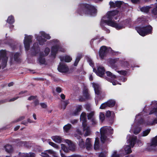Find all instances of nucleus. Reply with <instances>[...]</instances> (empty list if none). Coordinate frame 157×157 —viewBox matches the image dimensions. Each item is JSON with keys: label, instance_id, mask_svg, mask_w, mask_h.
Listing matches in <instances>:
<instances>
[{"label": "nucleus", "instance_id": "obj_14", "mask_svg": "<svg viewBox=\"0 0 157 157\" xmlns=\"http://www.w3.org/2000/svg\"><path fill=\"white\" fill-rule=\"evenodd\" d=\"M105 71V68L103 67H98L97 71H96L97 75L100 77H102L104 75Z\"/></svg>", "mask_w": 157, "mask_h": 157}, {"label": "nucleus", "instance_id": "obj_41", "mask_svg": "<svg viewBox=\"0 0 157 157\" xmlns=\"http://www.w3.org/2000/svg\"><path fill=\"white\" fill-rule=\"evenodd\" d=\"M81 57L80 56H78L75 59V61L74 63V66H77L78 65V64L80 60L81 59Z\"/></svg>", "mask_w": 157, "mask_h": 157}, {"label": "nucleus", "instance_id": "obj_55", "mask_svg": "<svg viewBox=\"0 0 157 157\" xmlns=\"http://www.w3.org/2000/svg\"><path fill=\"white\" fill-rule=\"evenodd\" d=\"M35 154L33 152H30L29 153L25 155V157H35Z\"/></svg>", "mask_w": 157, "mask_h": 157}, {"label": "nucleus", "instance_id": "obj_31", "mask_svg": "<svg viewBox=\"0 0 157 157\" xmlns=\"http://www.w3.org/2000/svg\"><path fill=\"white\" fill-rule=\"evenodd\" d=\"M7 22L10 24H13L14 22V17L11 15L8 17L7 19Z\"/></svg>", "mask_w": 157, "mask_h": 157}, {"label": "nucleus", "instance_id": "obj_25", "mask_svg": "<svg viewBox=\"0 0 157 157\" xmlns=\"http://www.w3.org/2000/svg\"><path fill=\"white\" fill-rule=\"evenodd\" d=\"M107 106L109 107H112L114 106L116 101L115 100L111 99L106 102Z\"/></svg>", "mask_w": 157, "mask_h": 157}, {"label": "nucleus", "instance_id": "obj_7", "mask_svg": "<svg viewBox=\"0 0 157 157\" xmlns=\"http://www.w3.org/2000/svg\"><path fill=\"white\" fill-rule=\"evenodd\" d=\"M93 86L94 89L95 93L97 96H103L105 94L102 92L101 89L99 85L97 83H93Z\"/></svg>", "mask_w": 157, "mask_h": 157}, {"label": "nucleus", "instance_id": "obj_51", "mask_svg": "<svg viewBox=\"0 0 157 157\" xmlns=\"http://www.w3.org/2000/svg\"><path fill=\"white\" fill-rule=\"evenodd\" d=\"M87 61L89 63L90 65L92 67H93L94 66V63L91 59L90 58H88L87 59Z\"/></svg>", "mask_w": 157, "mask_h": 157}, {"label": "nucleus", "instance_id": "obj_4", "mask_svg": "<svg viewBox=\"0 0 157 157\" xmlns=\"http://www.w3.org/2000/svg\"><path fill=\"white\" fill-rule=\"evenodd\" d=\"M6 53L5 50L0 51V59H2V69H4L6 66L8 57L6 56Z\"/></svg>", "mask_w": 157, "mask_h": 157}, {"label": "nucleus", "instance_id": "obj_37", "mask_svg": "<svg viewBox=\"0 0 157 157\" xmlns=\"http://www.w3.org/2000/svg\"><path fill=\"white\" fill-rule=\"evenodd\" d=\"M41 35L45 38H46L47 39H50L51 38V36H50L48 34H47L45 33L44 32H42L41 33Z\"/></svg>", "mask_w": 157, "mask_h": 157}, {"label": "nucleus", "instance_id": "obj_8", "mask_svg": "<svg viewBox=\"0 0 157 157\" xmlns=\"http://www.w3.org/2000/svg\"><path fill=\"white\" fill-rule=\"evenodd\" d=\"M109 50L107 47L104 46H101L99 51V56L101 60H102L106 56Z\"/></svg>", "mask_w": 157, "mask_h": 157}, {"label": "nucleus", "instance_id": "obj_46", "mask_svg": "<svg viewBox=\"0 0 157 157\" xmlns=\"http://www.w3.org/2000/svg\"><path fill=\"white\" fill-rule=\"evenodd\" d=\"M151 13L152 14L154 15H157V6H156L152 9Z\"/></svg>", "mask_w": 157, "mask_h": 157}, {"label": "nucleus", "instance_id": "obj_12", "mask_svg": "<svg viewBox=\"0 0 157 157\" xmlns=\"http://www.w3.org/2000/svg\"><path fill=\"white\" fill-rule=\"evenodd\" d=\"M108 23V25L113 27L115 28L117 30H120L124 28V26L121 24V22L117 23L115 22H111Z\"/></svg>", "mask_w": 157, "mask_h": 157}, {"label": "nucleus", "instance_id": "obj_57", "mask_svg": "<svg viewBox=\"0 0 157 157\" xmlns=\"http://www.w3.org/2000/svg\"><path fill=\"white\" fill-rule=\"evenodd\" d=\"M109 4L110 6V7L111 8H115V2L114 3L113 2L110 1L109 2Z\"/></svg>", "mask_w": 157, "mask_h": 157}, {"label": "nucleus", "instance_id": "obj_52", "mask_svg": "<svg viewBox=\"0 0 157 157\" xmlns=\"http://www.w3.org/2000/svg\"><path fill=\"white\" fill-rule=\"evenodd\" d=\"M108 80L112 82L113 85H116L118 84V82L116 81L115 80L112 79L111 78H108Z\"/></svg>", "mask_w": 157, "mask_h": 157}, {"label": "nucleus", "instance_id": "obj_45", "mask_svg": "<svg viewBox=\"0 0 157 157\" xmlns=\"http://www.w3.org/2000/svg\"><path fill=\"white\" fill-rule=\"evenodd\" d=\"M123 3V2L121 1H116L115 2V6L116 7H120L121 5Z\"/></svg>", "mask_w": 157, "mask_h": 157}, {"label": "nucleus", "instance_id": "obj_44", "mask_svg": "<svg viewBox=\"0 0 157 157\" xmlns=\"http://www.w3.org/2000/svg\"><path fill=\"white\" fill-rule=\"evenodd\" d=\"M141 128L139 127H136L134 131V133L135 135H137L141 131Z\"/></svg>", "mask_w": 157, "mask_h": 157}, {"label": "nucleus", "instance_id": "obj_1", "mask_svg": "<svg viewBox=\"0 0 157 157\" xmlns=\"http://www.w3.org/2000/svg\"><path fill=\"white\" fill-rule=\"evenodd\" d=\"M76 12L82 16L85 14L95 16L97 15V10L94 6L90 4L81 3L78 5Z\"/></svg>", "mask_w": 157, "mask_h": 157}, {"label": "nucleus", "instance_id": "obj_24", "mask_svg": "<svg viewBox=\"0 0 157 157\" xmlns=\"http://www.w3.org/2000/svg\"><path fill=\"white\" fill-rule=\"evenodd\" d=\"M4 148L6 151L8 153H11L13 151V148L12 146L8 144L4 146Z\"/></svg>", "mask_w": 157, "mask_h": 157}, {"label": "nucleus", "instance_id": "obj_40", "mask_svg": "<svg viewBox=\"0 0 157 157\" xmlns=\"http://www.w3.org/2000/svg\"><path fill=\"white\" fill-rule=\"evenodd\" d=\"M99 117L101 122H103L104 120L105 119V116L104 113L102 112L100 113Z\"/></svg>", "mask_w": 157, "mask_h": 157}, {"label": "nucleus", "instance_id": "obj_33", "mask_svg": "<svg viewBox=\"0 0 157 157\" xmlns=\"http://www.w3.org/2000/svg\"><path fill=\"white\" fill-rule=\"evenodd\" d=\"M20 55V54L19 53L16 52L14 55V60L17 62H20V59L19 58V57Z\"/></svg>", "mask_w": 157, "mask_h": 157}, {"label": "nucleus", "instance_id": "obj_23", "mask_svg": "<svg viewBox=\"0 0 157 157\" xmlns=\"http://www.w3.org/2000/svg\"><path fill=\"white\" fill-rule=\"evenodd\" d=\"M52 139L54 141L58 143H60L62 141V138L59 136H52Z\"/></svg>", "mask_w": 157, "mask_h": 157}, {"label": "nucleus", "instance_id": "obj_10", "mask_svg": "<svg viewBox=\"0 0 157 157\" xmlns=\"http://www.w3.org/2000/svg\"><path fill=\"white\" fill-rule=\"evenodd\" d=\"M61 48L60 46L57 44L52 46L51 49V56L54 58H55L58 52Z\"/></svg>", "mask_w": 157, "mask_h": 157}, {"label": "nucleus", "instance_id": "obj_2", "mask_svg": "<svg viewBox=\"0 0 157 157\" xmlns=\"http://www.w3.org/2000/svg\"><path fill=\"white\" fill-rule=\"evenodd\" d=\"M118 13V11L117 10L110 11L108 12L105 15L102 17L100 25L104 30L107 33L109 32V30L104 26V24L105 23L108 25V23H110L109 22H114L112 21L113 17Z\"/></svg>", "mask_w": 157, "mask_h": 157}, {"label": "nucleus", "instance_id": "obj_22", "mask_svg": "<svg viewBox=\"0 0 157 157\" xmlns=\"http://www.w3.org/2000/svg\"><path fill=\"white\" fill-rule=\"evenodd\" d=\"M91 139L89 138L86 139L85 143V147L87 150H90L91 148L92 145L91 144Z\"/></svg>", "mask_w": 157, "mask_h": 157}, {"label": "nucleus", "instance_id": "obj_9", "mask_svg": "<svg viewBox=\"0 0 157 157\" xmlns=\"http://www.w3.org/2000/svg\"><path fill=\"white\" fill-rule=\"evenodd\" d=\"M31 55L32 56H36L40 51V48L37 42L34 43L32 48Z\"/></svg>", "mask_w": 157, "mask_h": 157}, {"label": "nucleus", "instance_id": "obj_6", "mask_svg": "<svg viewBox=\"0 0 157 157\" xmlns=\"http://www.w3.org/2000/svg\"><path fill=\"white\" fill-rule=\"evenodd\" d=\"M108 129L105 127L101 128L100 129L101 140L102 143L104 144L107 138L106 136Z\"/></svg>", "mask_w": 157, "mask_h": 157}, {"label": "nucleus", "instance_id": "obj_26", "mask_svg": "<svg viewBox=\"0 0 157 157\" xmlns=\"http://www.w3.org/2000/svg\"><path fill=\"white\" fill-rule=\"evenodd\" d=\"M94 148L95 150H97L99 148V141L98 138L96 137L95 138L94 144Z\"/></svg>", "mask_w": 157, "mask_h": 157}, {"label": "nucleus", "instance_id": "obj_62", "mask_svg": "<svg viewBox=\"0 0 157 157\" xmlns=\"http://www.w3.org/2000/svg\"><path fill=\"white\" fill-rule=\"evenodd\" d=\"M56 91L58 93H60L62 91V88L59 87H58L56 88Z\"/></svg>", "mask_w": 157, "mask_h": 157}, {"label": "nucleus", "instance_id": "obj_29", "mask_svg": "<svg viewBox=\"0 0 157 157\" xmlns=\"http://www.w3.org/2000/svg\"><path fill=\"white\" fill-rule=\"evenodd\" d=\"M84 131H85L84 136H89L91 134L90 128L89 127L83 129Z\"/></svg>", "mask_w": 157, "mask_h": 157}, {"label": "nucleus", "instance_id": "obj_64", "mask_svg": "<svg viewBox=\"0 0 157 157\" xmlns=\"http://www.w3.org/2000/svg\"><path fill=\"white\" fill-rule=\"evenodd\" d=\"M99 157H106V156L104 152H101L99 154Z\"/></svg>", "mask_w": 157, "mask_h": 157}, {"label": "nucleus", "instance_id": "obj_11", "mask_svg": "<svg viewBox=\"0 0 157 157\" xmlns=\"http://www.w3.org/2000/svg\"><path fill=\"white\" fill-rule=\"evenodd\" d=\"M58 70L60 72H67L69 70L68 67L64 63H60L58 66Z\"/></svg>", "mask_w": 157, "mask_h": 157}, {"label": "nucleus", "instance_id": "obj_15", "mask_svg": "<svg viewBox=\"0 0 157 157\" xmlns=\"http://www.w3.org/2000/svg\"><path fill=\"white\" fill-rule=\"evenodd\" d=\"M111 112L109 110L107 111L105 113V120L109 121L110 123L113 122V118L111 117Z\"/></svg>", "mask_w": 157, "mask_h": 157}, {"label": "nucleus", "instance_id": "obj_38", "mask_svg": "<svg viewBox=\"0 0 157 157\" xmlns=\"http://www.w3.org/2000/svg\"><path fill=\"white\" fill-rule=\"evenodd\" d=\"M83 94L86 99H88L89 98V95L88 93L87 90L86 89L83 90Z\"/></svg>", "mask_w": 157, "mask_h": 157}, {"label": "nucleus", "instance_id": "obj_3", "mask_svg": "<svg viewBox=\"0 0 157 157\" xmlns=\"http://www.w3.org/2000/svg\"><path fill=\"white\" fill-rule=\"evenodd\" d=\"M136 29L140 35L144 36L152 34L153 28L150 25H148L146 26L136 27Z\"/></svg>", "mask_w": 157, "mask_h": 157}, {"label": "nucleus", "instance_id": "obj_59", "mask_svg": "<svg viewBox=\"0 0 157 157\" xmlns=\"http://www.w3.org/2000/svg\"><path fill=\"white\" fill-rule=\"evenodd\" d=\"M37 98V96H31L28 99V100L31 101Z\"/></svg>", "mask_w": 157, "mask_h": 157}, {"label": "nucleus", "instance_id": "obj_54", "mask_svg": "<svg viewBox=\"0 0 157 157\" xmlns=\"http://www.w3.org/2000/svg\"><path fill=\"white\" fill-rule=\"evenodd\" d=\"M62 149L65 152H67L68 151V149L67 147L64 144H61Z\"/></svg>", "mask_w": 157, "mask_h": 157}, {"label": "nucleus", "instance_id": "obj_32", "mask_svg": "<svg viewBox=\"0 0 157 157\" xmlns=\"http://www.w3.org/2000/svg\"><path fill=\"white\" fill-rule=\"evenodd\" d=\"M105 98L103 96H97L95 98V103L96 105L98 104L99 101Z\"/></svg>", "mask_w": 157, "mask_h": 157}, {"label": "nucleus", "instance_id": "obj_13", "mask_svg": "<svg viewBox=\"0 0 157 157\" xmlns=\"http://www.w3.org/2000/svg\"><path fill=\"white\" fill-rule=\"evenodd\" d=\"M157 146V136L153 138L151 144L150 149H151L150 151H156L157 149L156 146Z\"/></svg>", "mask_w": 157, "mask_h": 157}, {"label": "nucleus", "instance_id": "obj_48", "mask_svg": "<svg viewBox=\"0 0 157 157\" xmlns=\"http://www.w3.org/2000/svg\"><path fill=\"white\" fill-rule=\"evenodd\" d=\"M108 107L107 104L106 102H105L101 104L100 107V109H104Z\"/></svg>", "mask_w": 157, "mask_h": 157}, {"label": "nucleus", "instance_id": "obj_39", "mask_svg": "<svg viewBox=\"0 0 157 157\" xmlns=\"http://www.w3.org/2000/svg\"><path fill=\"white\" fill-rule=\"evenodd\" d=\"M154 113L157 117V108H154L151 109L149 113L150 115Z\"/></svg>", "mask_w": 157, "mask_h": 157}, {"label": "nucleus", "instance_id": "obj_35", "mask_svg": "<svg viewBox=\"0 0 157 157\" xmlns=\"http://www.w3.org/2000/svg\"><path fill=\"white\" fill-rule=\"evenodd\" d=\"M71 125L70 124H68L64 126L63 130L66 132H67L71 128Z\"/></svg>", "mask_w": 157, "mask_h": 157}, {"label": "nucleus", "instance_id": "obj_50", "mask_svg": "<svg viewBox=\"0 0 157 157\" xmlns=\"http://www.w3.org/2000/svg\"><path fill=\"white\" fill-rule=\"evenodd\" d=\"M49 145L56 148L58 149L59 148L57 144L52 142H49Z\"/></svg>", "mask_w": 157, "mask_h": 157}, {"label": "nucleus", "instance_id": "obj_49", "mask_svg": "<svg viewBox=\"0 0 157 157\" xmlns=\"http://www.w3.org/2000/svg\"><path fill=\"white\" fill-rule=\"evenodd\" d=\"M63 109H66L67 105H68V104H69L70 102L69 100H67L65 101H63Z\"/></svg>", "mask_w": 157, "mask_h": 157}, {"label": "nucleus", "instance_id": "obj_42", "mask_svg": "<svg viewBox=\"0 0 157 157\" xmlns=\"http://www.w3.org/2000/svg\"><path fill=\"white\" fill-rule=\"evenodd\" d=\"M94 111H92L90 113L88 114L87 118L88 120L91 119L92 118H94Z\"/></svg>", "mask_w": 157, "mask_h": 157}, {"label": "nucleus", "instance_id": "obj_43", "mask_svg": "<svg viewBox=\"0 0 157 157\" xmlns=\"http://www.w3.org/2000/svg\"><path fill=\"white\" fill-rule=\"evenodd\" d=\"M128 148H125V153L127 154H130L132 152V151L131 149V147H132L130 146H128Z\"/></svg>", "mask_w": 157, "mask_h": 157}, {"label": "nucleus", "instance_id": "obj_18", "mask_svg": "<svg viewBox=\"0 0 157 157\" xmlns=\"http://www.w3.org/2000/svg\"><path fill=\"white\" fill-rule=\"evenodd\" d=\"M77 139L78 140V145L79 147L82 148H84L85 147V142L84 141L83 139H82L80 136H78L77 137Z\"/></svg>", "mask_w": 157, "mask_h": 157}, {"label": "nucleus", "instance_id": "obj_21", "mask_svg": "<svg viewBox=\"0 0 157 157\" xmlns=\"http://www.w3.org/2000/svg\"><path fill=\"white\" fill-rule=\"evenodd\" d=\"M38 60L41 64L44 63L45 62V59L44 58V55L43 52L40 53Z\"/></svg>", "mask_w": 157, "mask_h": 157}, {"label": "nucleus", "instance_id": "obj_16", "mask_svg": "<svg viewBox=\"0 0 157 157\" xmlns=\"http://www.w3.org/2000/svg\"><path fill=\"white\" fill-rule=\"evenodd\" d=\"M82 106L81 105H78L76 106V108L75 111L72 113V115L73 116L78 115L79 112L82 109Z\"/></svg>", "mask_w": 157, "mask_h": 157}, {"label": "nucleus", "instance_id": "obj_17", "mask_svg": "<svg viewBox=\"0 0 157 157\" xmlns=\"http://www.w3.org/2000/svg\"><path fill=\"white\" fill-rule=\"evenodd\" d=\"M36 38L38 41L39 44L40 45H43L47 41L46 39L42 38L41 36H38L36 37Z\"/></svg>", "mask_w": 157, "mask_h": 157}, {"label": "nucleus", "instance_id": "obj_53", "mask_svg": "<svg viewBox=\"0 0 157 157\" xmlns=\"http://www.w3.org/2000/svg\"><path fill=\"white\" fill-rule=\"evenodd\" d=\"M117 72L120 74L124 76H125L126 75L127 73V71L123 70L118 71Z\"/></svg>", "mask_w": 157, "mask_h": 157}, {"label": "nucleus", "instance_id": "obj_30", "mask_svg": "<svg viewBox=\"0 0 157 157\" xmlns=\"http://www.w3.org/2000/svg\"><path fill=\"white\" fill-rule=\"evenodd\" d=\"M151 8V6H146L143 7L141 8L140 9L142 12L147 13L149 12Z\"/></svg>", "mask_w": 157, "mask_h": 157}, {"label": "nucleus", "instance_id": "obj_34", "mask_svg": "<svg viewBox=\"0 0 157 157\" xmlns=\"http://www.w3.org/2000/svg\"><path fill=\"white\" fill-rule=\"evenodd\" d=\"M121 64V66L124 68H129L130 65L129 63L127 61L122 62Z\"/></svg>", "mask_w": 157, "mask_h": 157}, {"label": "nucleus", "instance_id": "obj_63", "mask_svg": "<svg viewBox=\"0 0 157 157\" xmlns=\"http://www.w3.org/2000/svg\"><path fill=\"white\" fill-rule=\"evenodd\" d=\"M40 105L43 108L45 109L47 107V105L44 103H40Z\"/></svg>", "mask_w": 157, "mask_h": 157}, {"label": "nucleus", "instance_id": "obj_36", "mask_svg": "<svg viewBox=\"0 0 157 157\" xmlns=\"http://www.w3.org/2000/svg\"><path fill=\"white\" fill-rule=\"evenodd\" d=\"M107 75L109 77H111L112 78L114 79L116 78V76L114 75H113L112 73L109 71H107L106 72Z\"/></svg>", "mask_w": 157, "mask_h": 157}, {"label": "nucleus", "instance_id": "obj_56", "mask_svg": "<svg viewBox=\"0 0 157 157\" xmlns=\"http://www.w3.org/2000/svg\"><path fill=\"white\" fill-rule=\"evenodd\" d=\"M50 52V49L48 48L47 47L45 48L44 50V52L45 53V56H47V55H48Z\"/></svg>", "mask_w": 157, "mask_h": 157}, {"label": "nucleus", "instance_id": "obj_60", "mask_svg": "<svg viewBox=\"0 0 157 157\" xmlns=\"http://www.w3.org/2000/svg\"><path fill=\"white\" fill-rule=\"evenodd\" d=\"M111 157H119V155L117 154V151H115L112 155Z\"/></svg>", "mask_w": 157, "mask_h": 157}, {"label": "nucleus", "instance_id": "obj_5", "mask_svg": "<svg viewBox=\"0 0 157 157\" xmlns=\"http://www.w3.org/2000/svg\"><path fill=\"white\" fill-rule=\"evenodd\" d=\"M25 36L24 40V44L25 50L28 51L29 49L30 44L32 42L33 37L31 35L28 36L26 34H25Z\"/></svg>", "mask_w": 157, "mask_h": 157}, {"label": "nucleus", "instance_id": "obj_61", "mask_svg": "<svg viewBox=\"0 0 157 157\" xmlns=\"http://www.w3.org/2000/svg\"><path fill=\"white\" fill-rule=\"evenodd\" d=\"M23 146L28 148L30 146L29 143L27 141H24Z\"/></svg>", "mask_w": 157, "mask_h": 157}, {"label": "nucleus", "instance_id": "obj_47", "mask_svg": "<svg viewBox=\"0 0 157 157\" xmlns=\"http://www.w3.org/2000/svg\"><path fill=\"white\" fill-rule=\"evenodd\" d=\"M150 129H147V130L144 131L143 132L142 136H147L150 133Z\"/></svg>", "mask_w": 157, "mask_h": 157}, {"label": "nucleus", "instance_id": "obj_19", "mask_svg": "<svg viewBox=\"0 0 157 157\" xmlns=\"http://www.w3.org/2000/svg\"><path fill=\"white\" fill-rule=\"evenodd\" d=\"M137 139V138L136 136H135L130 138L128 141L129 146L133 147L136 143Z\"/></svg>", "mask_w": 157, "mask_h": 157}, {"label": "nucleus", "instance_id": "obj_20", "mask_svg": "<svg viewBox=\"0 0 157 157\" xmlns=\"http://www.w3.org/2000/svg\"><path fill=\"white\" fill-rule=\"evenodd\" d=\"M60 60L61 61H64L66 62H70L72 60V58L69 56H66L65 57L60 56Z\"/></svg>", "mask_w": 157, "mask_h": 157}, {"label": "nucleus", "instance_id": "obj_27", "mask_svg": "<svg viewBox=\"0 0 157 157\" xmlns=\"http://www.w3.org/2000/svg\"><path fill=\"white\" fill-rule=\"evenodd\" d=\"M131 21V19H126L121 22L122 25L124 26V28L125 26H127L130 23Z\"/></svg>", "mask_w": 157, "mask_h": 157}, {"label": "nucleus", "instance_id": "obj_28", "mask_svg": "<svg viewBox=\"0 0 157 157\" xmlns=\"http://www.w3.org/2000/svg\"><path fill=\"white\" fill-rule=\"evenodd\" d=\"M80 121H83L84 122H86V113L83 112L82 113L80 116Z\"/></svg>", "mask_w": 157, "mask_h": 157}, {"label": "nucleus", "instance_id": "obj_58", "mask_svg": "<svg viewBox=\"0 0 157 157\" xmlns=\"http://www.w3.org/2000/svg\"><path fill=\"white\" fill-rule=\"evenodd\" d=\"M117 59H111L110 60V65L114 64H115L116 63L117 61Z\"/></svg>", "mask_w": 157, "mask_h": 157}]
</instances>
